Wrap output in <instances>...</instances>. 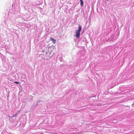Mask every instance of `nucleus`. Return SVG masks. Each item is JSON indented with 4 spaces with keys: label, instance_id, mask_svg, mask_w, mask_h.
Masks as SVG:
<instances>
[{
    "label": "nucleus",
    "instance_id": "nucleus-1",
    "mask_svg": "<svg viewBox=\"0 0 134 134\" xmlns=\"http://www.w3.org/2000/svg\"><path fill=\"white\" fill-rule=\"evenodd\" d=\"M81 28L82 27L81 26H79V29L75 32V33L76 34V36L78 38H79L80 36V32L81 30Z\"/></svg>",
    "mask_w": 134,
    "mask_h": 134
},
{
    "label": "nucleus",
    "instance_id": "nucleus-2",
    "mask_svg": "<svg viewBox=\"0 0 134 134\" xmlns=\"http://www.w3.org/2000/svg\"><path fill=\"white\" fill-rule=\"evenodd\" d=\"M50 40L53 42V43H56V40L52 37L50 38Z\"/></svg>",
    "mask_w": 134,
    "mask_h": 134
},
{
    "label": "nucleus",
    "instance_id": "nucleus-3",
    "mask_svg": "<svg viewBox=\"0 0 134 134\" xmlns=\"http://www.w3.org/2000/svg\"><path fill=\"white\" fill-rule=\"evenodd\" d=\"M80 1L81 5V6H83V1H82V0H81V1Z\"/></svg>",
    "mask_w": 134,
    "mask_h": 134
},
{
    "label": "nucleus",
    "instance_id": "nucleus-4",
    "mask_svg": "<svg viewBox=\"0 0 134 134\" xmlns=\"http://www.w3.org/2000/svg\"><path fill=\"white\" fill-rule=\"evenodd\" d=\"M17 115V114H16L14 115H13L12 116V118L15 117H16V116Z\"/></svg>",
    "mask_w": 134,
    "mask_h": 134
},
{
    "label": "nucleus",
    "instance_id": "nucleus-5",
    "mask_svg": "<svg viewBox=\"0 0 134 134\" xmlns=\"http://www.w3.org/2000/svg\"><path fill=\"white\" fill-rule=\"evenodd\" d=\"M14 83H16V84H18L19 83V82H17V81H15L14 82Z\"/></svg>",
    "mask_w": 134,
    "mask_h": 134
},
{
    "label": "nucleus",
    "instance_id": "nucleus-6",
    "mask_svg": "<svg viewBox=\"0 0 134 134\" xmlns=\"http://www.w3.org/2000/svg\"><path fill=\"white\" fill-rule=\"evenodd\" d=\"M107 0V1H108V0Z\"/></svg>",
    "mask_w": 134,
    "mask_h": 134
}]
</instances>
